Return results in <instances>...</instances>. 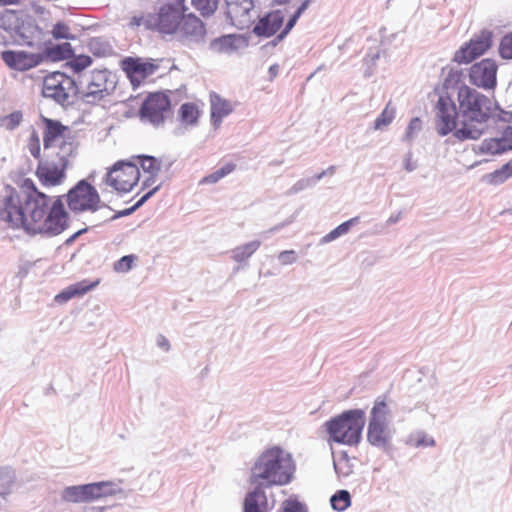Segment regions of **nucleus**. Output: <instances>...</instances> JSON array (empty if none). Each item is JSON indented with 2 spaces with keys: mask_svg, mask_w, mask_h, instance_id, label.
<instances>
[{
  "mask_svg": "<svg viewBox=\"0 0 512 512\" xmlns=\"http://www.w3.org/2000/svg\"><path fill=\"white\" fill-rule=\"evenodd\" d=\"M69 210L75 214L94 213L106 207L97 189L87 180L77 182L65 196H50L34 181L25 178L18 188L7 186L0 199V221L10 229L29 235L56 236L69 226Z\"/></svg>",
  "mask_w": 512,
  "mask_h": 512,
  "instance_id": "obj_1",
  "label": "nucleus"
},
{
  "mask_svg": "<svg viewBox=\"0 0 512 512\" xmlns=\"http://www.w3.org/2000/svg\"><path fill=\"white\" fill-rule=\"evenodd\" d=\"M40 122L44 153L38 160L35 176L43 187H57L67 178L71 158L79 147L78 136L59 120L41 116Z\"/></svg>",
  "mask_w": 512,
  "mask_h": 512,
  "instance_id": "obj_2",
  "label": "nucleus"
},
{
  "mask_svg": "<svg viewBox=\"0 0 512 512\" xmlns=\"http://www.w3.org/2000/svg\"><path fill=\"white\" fill-rule=\"evenodd\" d=\"M295 469L291 454L279 446H273L264 450L254 462L250 483L258 488L283 486L291 482Z\"/></svg>",
  "mask_w": 512,
  "mask_h": 512,
  "instance_id": "obj_3",
  "label": "nucleus"
},
{
  "mask_svg": "<svg viewBox=\"0 0 512 512\" xmlns=\"http://www.w3.org/2000/svg\"><path fill=\"white\" fill-rule=\"evenodd\" d=\"M458 103L463 120L462 127L456 130V136L459 139H478L483 133L478 125H482L490 114L489 98L462 85L458 90Z\"/></svg>",
  "mask_w": 512,
  "mask_h": 512,
  "instance_id": "obj_4",
  "label": "nucleus"
},
{
  "mask_svg": "<svg viewBox=\"0 0 512 512\" xmlns=\"http://www.w3.org/2000/svg\"><path fill=\"white\" fill-rule=\"evenodd\" d=\"M364 425L365 414L359 409L345 411L325 423L329 439L348 446L360 442Z\"/></svg>",
  "mask_w": 512,
  "mask_h": 512,
  "instance_id": "obj_5",
  "label": "nucleus"
},
{
  "mask_svg": "<svg viewBox=\"0 0 512 512\" xmlns=\"http://www.w3.org/2000/svg\"><path fill=\"white\" fill-rule=\"evenodd\" d=\"M186 10V0H158L157 12L148 15L147 25L163 34H175Z\"/></svg>",
  "mask_w": 512,
  "mask_h": 512,
  "instance_id": "obj_6",
  "label": "nucleus"
},
{
  "mask_svg": "<svg viewBox=\"0 0 512 512\" xmlns=\"http://www.w3.org/2000/svg\"><path fill=\"white\" fill-rule=\"evenodd\" d=\"M0 29L29 46L33 44V36L39 30L32 15L16 9L0 11Z\"/></svg>",
  "mask_w": 512,
  "mask_h": 512,
  "instance_id": "obj_7",
  "label": "nucleus"
},
{
  "mask_svg": "<svg viewBox=\"0 0 512 512\" xmlns=\"http://www.w3.org/2000/svg\"><path fill=\"white\" fill-rule=\"evenodd\" d=\"M388 414L389 409L384 400H377L370 412L367 441L381 449H387L390 445L391 433L387 423Z\"/></svg>",
  "mask_w": 512,
  "mask_h": 512,
  "instance_id": "obj_8",
  "label": "nucleus"
},
{
  "mask_svg": "<svg viewBox=\"0 0 512 512\" xmlns=\"http://www.w3.org/2000/svg\"><path fill=\"white\" fill-rule=\"evenodd\" d=\"M141 173L135 163L118 161L107 172L106 183L119 193L130 192L140 181Z\"/></svg>",
  "mask_w": 512,
  "mask_h": 512,
  "instance_id": "obj_9",
  "label": "nucleus"
},
{
  "mask_svg": "<svg viewBox=\"0 0 512 512\" xmlns=\"http://www.w3.org/2000/svg\"><path fill=\"white\" fill-rule=\"evenodd\" d=\"M120 65L133 87L143 84L147 78L153 76L160 68L158 60L141 57H126Z\"/></svg>",
  "mask_w": 512,
  "mask_h": 512,
  "instance_id": "obj_10",
  "label": "nucleus"
},
{
  "mask_svg": "<svg viewBox=\"0 0 512 512\" xmlns=\"http://www.w3.org/2000/svg\"><path fill=\"white\" fill-rule=\"evenodd\" d=\"M74 80L62 72H53L45 76L42 84V94L46 98H52L58 103L66 102L71 94H75Z\"/></svg>",
  "mask_w": 512,
  "mask_h": 512,
  "instance_id": "obj_11",
  "label": "nucleus"
},
{
  "mask_svg": "<svg viewBox=\"0 0 512 512\" xmlns=\"http://www.w3.org/2000/svg\"><path fill=\"white\" fill-rule=\"evenodd\" d=\"M171 103L169 97L162 92L152 93L143 101L140 108L142 119L158 126L163 124L170 113Z\"/></svg>",
  "mask_w": 512,
  "mask_h": 512,
  "instance_id": "obj_12",
  "label": "nucleus"
},
{
  "mask_svg": "<svg viewBox=\"0 0 512 512\" xmlns=\"http://www.w3.org/2000/svg\"><path fill=\"white\" fill-rule=\"evenodd\" d=\"M497 64L492 59H483L469 69L470 82L480 88L493 89L497 82Z\"/></svg>",
  "mask_w": 512,
  "mask_h": 512,
  "instance_id": "obj_13",
  "label": "nucleus"
},
{
  "mask_svg": "<svg viewBox=\"0 0 512 512\" xmlns=\"http://www.w3.org/2000/svg\"><path fill=\"white\" fill-rule=\"evenodd\" d=\"M1 59L10 69L23 72L40 65L44 56L25 50H5L1 53Z\"/></svg>",
  "mask_w": 512,
  "mask_h": 512,
  "instance_id": "obj_14",
  "label": "nucleus"
},
{
  "mask_svg": "<svg viewBox=\"0 0 512 512\" xmlns=\"http://www.w3.org/2000/svg\"><path fill=\"white\" fill-rule=\"evenodd\" d=\"M458 112L455 103L449 95H442L436 104L438 131L447 135L456 128Z\"/></svg>",
  "mask_w": 512,
  "mask_h": 512,
  "instance_id": "obj_15",
  "label": "nucleus"
},
{
  "mask_svg": "<svg viewBox=\"0 0 512 512\" xmlns=\"http://www.w3.org/2000/svg\"><path fill=\"white\" fill-rule=\"evenodd\" d=\"M491 47V38L488 35H481L471 39L462 46L454 55V60L459 64H467L475 58L483 55Z\"/></svg>",
  "mask_w": 512,
  "mask_h": 512,
  "instance_id": "obj_16",
  "label": "nucleus"
},
{
  "mask_svg": "<svg viewBox=\"0 0 512 512\" xmlns=\"http://www.w3.org/2000/svg\"><path fill=\"white\" fill-rule=\"evenodd\" d=\"M177 33L189 41L199 42L204 39L206 30L203 22L190 13L182 18Z\"/></svg>",
  "mask_w": 512,
  "mask_h": 512,
  "instance_id": "obj_17",
  "label": "nucleus"
},
{
  "mask_svg": "<svg viewBox=\"0 0 512 512\" xmlns=\"http://www.w3.org/2000/svg\"><path fill=\"white\" fill-rule=\"evenodd\" d=\"M480 150L487 154H501L512 150V127L507 126L500 137L485 139L480 146Z\"/></svg>",
  "mask_w": 512,
  "mask_h": 512,
  "instance_id": "obj_18",
  "label": "nucleus"
},
{
  "mask_svg": "<svg viewBox=\"0 0 512 512\" xmlns=\"http://www.w3.org/2000/svg\"><path fill=\"white\" fill-rule=\"evenodd\" d=\"M283 21L280 11H272L258 21L253 32L258 36L270 37L280 30Z\"/></svg>",
  "mask_w": 512,
  "mask_h": 512,
  "instance_id": "obj_19",
  "label": "nucleus"
},
{
  "mask_svg": "<svg viewBox=\"0 0 512 512\" xmlns=\"http://www.w3.org/2000/svg\"><path fill=\"white\" fill-rule=\"evenodd\" d=\"M137 160L143 171V186L149 188L154 185L155 180L160 172V161L152 156H138Z\"/></svg>",
  "mask_w": 512,
  "mask_h": 512,
  "instance_id": "obj_20",
  "label": "nucleus"
},
{
  "mask_svg": "<svg viewBox=\"0 0 512 512\" xmlns=\"http://www.w3.org/2000/svg\"><path fill=\"white\" fill-rule=\"evenodd\" d=\"M210 103L211 121L213 125L218 128L221 125L223 118L232 113L233 107L228 100L215 93L210 95Z\"/></svg>",
  "mask_w": 512,
  "mask_h": 512,
  "instance_id": "obj_21",
  "label": "nucleus"
},
{
  "mask_svg": "<svg viewBox=\"0 0 512 512\" xmlns=\"http://www.w3.org/2000/svg\"><path fill=\"white\" fill-rule=\"evenodd\" d=\"M243 512H268V500L262 488L256 486L246 495Z\"/></svg>",
  "mask_w": 512,
  "mask_h": 512,
  "instance_id": "obj_22",
  "label": "nucleus"
},
{
  "mask_svg": "<svg viewBox=\"0 0 512 512\" xmlns=\"http://www.w3.org/2000/svg\"><path fill=\"white\" fill-rule=\"evenodd\" d=\"M98 282L87 283V281H81L75 284L68 286L66 289L61 291L59 294L55 296V301L58 303H64L69 301L70 299L76 296H82L91 289H93Z\"/></svg>",
  "mask_w": 512,
  "mask_h": 512,
  "instance_id": "obj_23",
  "label": "nucleus"
},
{
  "mask_svg": "<svg viewBox=\"0 0 512 512\" xmlns=\"http://www.w3.org/2000/svg\"><path fill=\"white\" fill-rule=\"evenodd\" d=\"M46 56L52 61L68 60L74 56V50L70 43L64 42L48 47L46 49Z\"/></svg>",
  "mask_w": 512,
  "mask_h": 512,
  "instance_id": "obj_24",
  "label": "nucleus"
},
{
  "mask_svg": "<svg viewBox=\"0 0 512 512\" xmlns=\"http://www.w3.org/2000/svg\"><path fill=\"white\" fill-rule=\"evenodd\" d=\"M200 116V110L195 103H184L179 109V118L182 124L192 126L197 124Z\"/></svg>",
  "mask_w": 512,
  "mask_h": 512,
  "instance_id": "obj_25",
  "label": "nucleus"
},
{
  "mask_svg": "<svg viewBox=\"0 0 512 512\" xmlns=\"http://www.w3.org/2000/svg\"><path fill=\"white\" fill-rule=\"evenodd\" d=\"M110 486L109 482H97L83 485L85 502L93 501L108 495L105 488Z\"/></svg>",
  "mask_w": 512,
  "mask_h": 512,
  "instance_id": "obj_26",
  "label": "nucleus"
},
{
  "mask_svg": "<svg viewBox=\"0 0 512 512\" xmlns=\"http://www.w3.org/2000/svg\"><path fill=\"white\" fill-rule=\"evenodd\" d=\"M237 38L234 35H224L211 42V49L217 53H229L236 49Z\"/></svg>",
  "mask_w": 512,
  "mask_h": 512,
  "instance_id": "obj_27",
  "label": "nucleus"
},
{
  "mask_svg": "<svg viewBox=\"0 0 512 512\" xmlns=\"http://www.w3.org/2000/svg\"><path fill=\"white\" fill-rule=\"evenodd\" d=\"M512 177V159L503 165L500 169L488 175L489 183L498 185Z\"/></svg>",
  "mask_w": 512,
  "mask_h": 512,
  "instance_id": "obj_28",
  "label": "nucleus"
},
{
  "mask_svg": "<svg viewBox=\"0 0 512 512\" xmlns=\"http://www.w3.org/2000/svg\"><path fill=\"white\" fill-rule=\"evenodd\" d=\"M236 166L234 163H227L223 167H221L219 170L203 177L200 181L201 184H213L218 182L223 177L227 176L228 174L232 173L235 170Z\"/></svg>",
  "mask_w": 512,
  "mask_h": 512,
  "instance_id": "obj_29",
  "label": "nucleus"
},
{
  "mask_svg": "<svg viewBox=\"0 0 512 512\" xmlns=\"http://www.w3.org/2000/svg\"><path fill=\"white\" fill-rule=\"evenodd\" d=\"M260 247L259 241H252L242 246L237 247L234 250V259L236 261H244L254 254Z\"/></svg>",
  "mask_w": 512,
  "mask_h": 512,
  "instance_id": "obj_30",
  "label": "nucleus"
},
{
  "mask_svg": "<svg viewBox=\"0 0 512 512\" xmlns=\"http://www.w3.org/2000/svg\"><path fill=\"white\" fill-rule=\"evenodd\" d=\"M62 497L66 502H85L83 485L66 487L62 493Z\"/></svg>",
  "mask_w": 512,
  "mask_h": 512,
  "instance_id": "obj_31",
  "label": "nucleus"
},
{
  "mask_svg": "<svg viewBox=\"0 0 512 512\" xmlns=\"http://www.w3.org/2000/svg\"><path fill=\"white\" fill-rule=\"evenodd\" d=\"M106 75L103 72L93 74L92 81L88 85V94L97 95L106 91Z\"/></svg>",
  "mask_w": 512,
  "mask_h": 512,
  "instance_id": "obj_32",
  "label": "nucleus"
},
{
  "mask_svg": "<svg viewBox=\"0 0 512 512\" xmlns=\"http://www.w3.org/2000/svg\"><path fill=\"white\" fill-rule=\"evenodd\" d=\"M191 4L202 16H209L216 11L218 0H191Z\"/></svg>",
  "mask_w": 512,
  "mask_h": 512,
  "instance_id": "obj_33",
  "label": "nucleus"
},
{
  "mask_svg": "<svg viewBox=\"0 0 512 512\" xmlns=\"http://www.w3.org/2000/svg\"><path fill=\"white\" fill-rule=\"evenodd\" d=\"M351 498L349 492L340 490L331 497V505L337 511H343L350 506Z\"/></svg>",
  "mask_w": 512,
  "mask_h": 512,
  "instance_id": "obj_34",
  "label": "nucleus"
},
{
  "mask_svg": "<svg viewBox=\"0 0 512 512\" xmlns=\"http://www.w3.org/2000/svg\"><path fill=\"white\" fill-rule=\"evenodd\" d=\"M51 34H52L53 38L56 40H60V39L74 40L75 39V35L72 34L70 26L64 22H57L56 24H54L52 27V30H51Z\"/></svg>",
  "mask_w": 512,
  "mask_h": 512,
  "instance_id": "obj_35",
  "label": "nucleus"
},
{
  "mask_svg": "<svg viewBox=\"0 0 512 512\" xmlns=\"http://www.w3.org/2000/svg\"><path fill=\"white\" fill-rule=\"evenodd\" d=\"M27 149L29 153L37 160L43 157L41 153V141L36 130H33L27 140Z\"/></svg>",
  "mask_w": 512,
  "mask_h": 512,
  "instance_id": "obj_36",
  "label": "nucleus"
},
{
  "mask_svg": "<svg viewBox=\"0 0 512 512\" xmlns=\"http://www.w3.org/2000/svg\"><path fill=\"white\" fill-rule=\"evenodd\" d=\"M394 116L395 110L388 104L381 112V114L376 118L374 122V128L381 129L384 126L389 125L393 121Z\"/></svg>",
  "mask_w": 512,
  "mask_h": 512,
  "instance_id": "obj_37",
  "label": "nucleus"
},
{
  "mask_svg": "<svg viewBox=\"0 0 512 512\" xmlns=\"http://www.w3.org/2000/svg\"><path fill=\"white\" fill-rule=\"evenodd\" d=\"M137 260L135 255H126L116 261L113 265V269L117 273H126L130 271Z\"/></svg>",
  "mask_w": 512,
  "mask_h": 512,
  "instance_id": "obj_38",
  "label": "nucleus"
},
{
  "mask_svg": "<svg viewBox=\"0 0 512 512\" xmlns=\"http://www.w3.org/2000/svg\"><path fill=\"white\" fill-rule=\"evenodd\" d=\"M22 121V113L19 111L13 112L0 119V126L6 130L15 129Z\"/></svg>",
  "mask_w": 512,
  "mask_h": 512,
  "instance_id": "obj_39",
  "label": "nucleus"
},
{
  "mask_svg": "<svg viewBox=\"0 0 512 512\" xmlns=\"http://www.w3.org/2000/svg\"><path fill=\"white\" fill-rule=\"evenodd\" d=\"M70 66L75 72H81L92 64V58L88 55L73 56Z\"/></svg>",
  "mask_w": 512,
  "mask_h": 512,
  "instance_id": "obj_40",
  "label": "nucleus"
},
{
  "mask_svg": "<svg viewBox=\"0 0 512 512\" xmlns=\"http://www.w3.org/2000/svg\"><path fill=\"white\" fill-rule=\"evenodd\" d=\"M462 79V72L453 68H449L448 73L445 77L443 87L448 90L457 86Z\"/></svg>",
  "mask_w": 512,
  "mask_h": 512,
  "instance_id": "obj_41",
  "label": "nucleus"
},
{
  "mask_svg": "<svg viewBox=\"0 0 512 512\" xmlns=\"http://www.w3.org/2000/svg\"><path fill=\"white\" fill-rule=\"evenodd\" d=\"M499 52L502 58L512 59V33L502 38L500 42Z\"/></svg>",
  "mask_w": 512,
  "mask_h": 512,
  "instance_id": "obj_42",
  "label": "nucleus"
},
{
  "mask_svg": "<svg viewBox=\"0 0 512 512\" xmlns=\"http://www.w3.org/2000/svg\"><path fill=\"white\" fill-rule=\"evenodd\" d=\"M307 5H308V2H304L298 9L297 11L294 13V15L289 19V21L287 22L286 24V27L285 29L280 33L279 35V38L282 39L284 38L288 33L289 31L294 27V25L296 24L298 18L300 17V15L303 13V11L307 8Z\"/></svg>",
  "mask_w": 512,
  "mask_h": 512,
  "instance_id": "obj_43",
  "label": "nucleus"
},
{
  "mask_svg": "<svg viewBox=\"0 0 512 512\" xmlns=\"http://www.w3.org/2000/svg\"><path fill=\"white\" fill-rule=\"evenodd\" d=\"M297 256L294 250H285L279 253L278 260L282 265H289L296 261Z\"/></svg>",
  "mask_w": 512,
  "mask_h": 512,
  "instance_id": "obj_44",
  "label": "nucleus"
},
{
  "mask_svg": "<svg viewBox=\"0 0 512 512\" xmlns=\"http://www.w3.org/2000/svg\"><path fill=\"white\" fill-rule=\"evenodd\" d=\"M283 512H306V510L298 501L286 500L283 502Z\"/></svg>",
  "mask_w": 512,
  "mask_h": 512,
  "instance_id": "obj_45",
  "label": "nucleus"
},
{
  "mask_svg": "<svg viewBox=\"0 0 512 512\" xmlns=\"http://www.w3.org/2000/svg\"><path fill=\"white\" fill-rule=\"evenodd\" d=\"M103 43L100 41V39L98 38H94L90 41L89 43V47H90V50L95 54V55H105L107 52H108V49L107 47L103 48L102 51H100L99 47L102 45Z\"/></svg>",
  "mask_w": 512,
  "mask_h": 512,
  "instance_id": "obj_46",
  "label": "nucleus"
},
{
  "mask_svg": "<svg viewBox=\"0 0 512 512\" xmlns=\"http://www.w3.org/2000/svg\"><path fill=\"white\" fill-rule=\"evenodd\" d=\"M421 120L418 117L413 118L407 128V137H413L414 133L421 129Z\"/></svg>",
  "mask_w": 512,
  "mask_h": 512,
  "instance_id": "obj_47",
  "label": "nucleus"
},
{
  "mask_svg": "<svg viewBox=\"0 0 512 512\" xmlns=\"http://www.w3.org/2000/svg\"><path fill=\"white\" fill-rule=\"evenodd\" d=\"M356 219H350L342 224H340L339 226H337V230L339 231L340 235H344L346 234L349 229H350V226L352 225V223L355 221Z\"/></svg>",
  "mask_w": 512,
  "mask_h": 512,
  "instance_id": "obj_48",
  "label": "nucleus"
},
{
  "mask_svg": "<svg viewBox=\"0 0 512 512\" xmlns=\"http://www.w3.org/2000/svg\"><path fill=\"white\" fill-rule=\"evenodd\" d=\"M157 344L160 348H162L163 350L165 351H168L169 348H170V344H169V341L167 340L166 337L160 335L158 338H157Z\"/></svg>",
  "mask_w": 512,
  "mask_h": 512,
  "instance_id": "obj_49",
  "label": "nucleus"
},
{
  "mask_svg": "<svg viewBox=\"0 0 512 512\" xmlns=\"http://www.w3.org/2000/svg\"><path fill=\"white\" fill-rule=\"evenodd\" d=\"M339 236H341V235H340L339 231L337 230V228H335L332 231H330L327 235H325L323 240L325 242H330V241L335 240Z\"/></svg>",
  "mask_w": 512,
  "mask_h": 512,
  "instance_id": "obj_50",
  "label": "nucleus"
},
{
  "mask_svg": "<svg viewBox=\"0 0 512 512\" xmlns=\"http://www.w3.org/2000/svg\"><path fill=\"white\" fill-rule=\"evenodd\" d=\"M339 236H341V235H340L339 231L337 230V228H335L332 231H330L327 235H325L323 240L325 242H330V241L335 240Z\"/></svg>",
  "mask_w": 512,
  "mask_h": 512,
  "instance_id": "obj_51",
  "label": "nucleus"
},
{
  "mask_svg": "<svg viewBox=\"0 0 512 512\" xmlns=\"http://www.w3.org/2000/svg\"><path fill=\"white\" fill-rule=\"evenodd\" d=\"M158 186L153 187L150 191H148L137 203L136 207L142 205L156 190Z\"/></svg>",
  "mask_w": 512,
  "mask_h": 512,
  "instance_id": "obj_52",
  "label": "nucleus"
},
{
  "mask_svg": "<svg viewBox=\"0 0 512 512\" xmlns=\"http://www.w3.org/2000/svg\"><path fill=\"white\" fill-rule=\"evenodd\" d=\"M22 0H0V7L18 5Z\"/></svg>",
  "mask_w": 512,
  "mask_h": 512,
  "instance_id": "obj_53",
  "label": "nucleus"
},
{
  "mask_svg": "<svg viewBox=\"0 0 512 512\" xmlns=\"http://www.w3.org/2000/svg\"><path fill=\"white\" fill-rule=\"evenodd\" d=\"M229 14L230 15L236 14V9L232 5H229Z\"/></svg>",
  "mask_w": 512,
  "mask_h": 512,
  "instance_id": "obj_54",
  "label": "nucleus"
},
{
  "mask_svg": "<svg viewBox=\"0 0 512 512\" xmlns=\"http://www.w3.org/2000/svg\"><path fill=\"white\" fill-rule=\"evenodd\" d=\"M275 3L277 4H284L286 3L288 0H273Z\"/></svg>",
  "mask_w": 512,
  "mask_h": 512,
  "instance_id": "obj_55",
  "label": "nucleus"
}]
</instances>
